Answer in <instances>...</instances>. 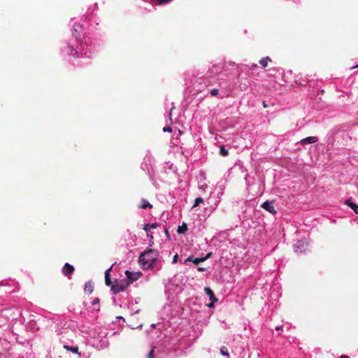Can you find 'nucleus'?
Here are the masks:
<instances>
[{
  "mask_svg": "<svg viewBox=\"0 0 358 358\" xmlns=\"http://www.w3.org/2000/svg\"><path fill=\"white\" fill-rule=\"evenodd\" d=\"M83 25L75 24L72 30L73 38L62 49V52L74 58H91L94 53L95 46L92 41L85 36L81 38Z\"/></svg>",
  "mask_w": 358,
  "mask_h": 358,
  "instance_id": "f257e3e1",
  "label": "nucleus"
},
{
  "mask_svg": "<svg viewBox=\"0 0 358 358\" xmlns=\"http://www.w3.org/2000/svg\"><path fill=\"white\" fill-rule=\"evenodd\" d=\"M139 262L144 269H152L155 267L160 268L159 265L160 260L158 258V252L154 250H150L143 252L139 257Z\"/></svg>",
  "mask_w": 358,
  "mask_h": 358,
  "instance_id": "f03ea898",
  "label": "nucleus"
},
{
  "mask_svg": "<svg viewBox=\"0 0 358 358\" xmlns=\"http://www.w3.org/2000/svg\"><path fill=\"white\" fill-rule=\"evenodd\" d=\"M108 334V330L105 328H99L94 331L92 337V345L99 350L107 348L109 345Z\"/></svg>",
  "mask_w": 358,
  "mask_h": 358,
  "instance_id": "7ed1b4c3",
  "label": "nucleus"
},
{
  "mask_svg": "<svg viewBox=\"0 0 358 358\" xmlns=\"http://www.w3.org/2000/svg\"><path fill=\"white\" fill-rule=\"evenodd\" d=\"M0 315L7 320H15L17 316H21V312L15 306L3 308L2 305H0Z\"/></svg>",
  "mask_w": 358,
  "mask_h": 358,
  "instance_id": "20e7f679",
  "label": "nucleus"
},
{
  "mask_svg": "<svg viewBox=\"0 0 358 358\" xmlns=\"http://www.w3.org/2000/svg\"><path fill=\"white\" fill-rule=\"evenodd\" d=\"M154 163V158L151 153L148 152L143 158V161L141 164V168L144 171H147L148 174H150V171L152 170V165Z\"/></svg>",
  "mask_w": 358,
  "mask_h": 358,
  "instance_id": "39448f33",
  "label": "nucleus"
},
{
  "mask_svg": "<svg viewBox=\"0 0 358 358\" xmlns=\"http://www.w3.org/2000/svg\"><path fill=\"white\" fill-rule=\"evenodd\" d=\"M308 245L307 238L297 241L294 245V249L296 253L301 254L305 252Z\"/></svg>",
  "mask_w": 358,
  "mask_h": 358,
  "instance_id": "423d86ee",
  "label": "nucleus"
},
{
  "mask_svg": "<svg viewBox=\"0 0 358 358\" xmlns=\"http://www.w3.org/2000/svg\"><path fill=\"white\" fill-rule=\"evenodd\" d=\"M274 200L266 201L261 205V207L264 208L265 210L271 213L272 215H275L276 214L277 212L274 207Z\"/></svg>",
  "mask_w": 358,
  "mask_h": 358,
  "instance_id": "0eeeda50",
  "label": "nucleus"
},
{
  "mask_svg": "<svg viewBox=\"0 0 358 358\" xmlns=\"http://www.w3.org/2000/svg\"><path fill=\"white\" fill-rule=\"evenodd\" d=\"M4 287L5 293H12L15 291V285L14 284L11 285L5 280H2L0 282V287Z\"/></svg>",
  "mask_w": 358,
  "mask_h": 358,
  "instance_id": "6e6552de",
  "label": "nucleus"
},
{
  "mask_svg": "<svg viewBox=\"0 0 358 358\" xmlns=\"http://www.w3.org/2000/svg\"><path fill=\"white\" fill-rule=\"evenodd\" d=\"M126 277L130 280V282L137 280L142 275L140 272H131L128 270L125 271Z\"/></svg>",
  "mask_w": 358,
  "mask_h": 358,
  "instance_id": "1a4fd4ad",
  "label": "nucleus"
},
{
  "mask_svg": "<svg viewBox=\"0 0 358 358\" xmlns=\"http://www.w3.org/2000/svg\"><path fill=\"white\" fill-rule=\"evenodd\" d=\"M74 271V267L69 263H66L62 268V273L64 275L69 277Z\"/></svg>",
  "mask_w": 358,
  "mask_h": 358,
  "instance_id": "9d476101",
  "label": "nucleus"
},
{
  "mask_svg": "<svg viewBox=\"0 0 358 358\" xmlns=\"http://www.w3.org/2000/svg\"><path fill=\"white\" fill-rule=\"evenodd\" d=\"M318 141V138L316 136H308L305 138H303L300 141V143L301 145L305 144H311L316 143Z\"/></svg>",
  "mask_w": 358,
  "mask_h": 358,
  "instance_id": "9b49d317",
  "label": "nucleus"
},
{
  "mask_svg": "<svg viewBox=\"0 0 358 358\" xmlns=\"http://www.w3.org/2000/svg\"><path fill=\"white\" fill-rule=\"evenodd\" d=\"M158 224L157 223H148L144 225L143 229L147 232V236L148 237L152 238V236L149 234V231L151 229H156Z\"/></svg>",
  "mask_w": 358,
  "mask_h": 358,
  "instance_id": "f8f14e48",
  "label": "nucleus"
},
{
  "mask_svg": "<svg viewBox=\"0 0 358 358\" xmlns=\"http://www.w3.org/2000/svg\"><path fill=\"white\" fill-rule=\"evenodd\" d=\"M205 293L212 302H216L217 299L215 296L213 291L209 287L204 288Z\"/></svg>",
  "mask_w": 358,
  "mask_h": 358,
  "instance_id": "ddd939ff",
  "label": "nucleus"
},
{
  "mask_svg": "<svg viewBox=\"0 0 358 358\" xmlns=\"http://www.w3.org/2000/svg\"><path fill=\"white\" fill-rule=\"evenodd\" d=\"M125 289V287L122 285L116 284L111 287V290L114 294H117L123 292Z\"/></svg>",
  "mask_w": 358,
  "mask_h": 358,
  "instance_id": "4468645a",
  "label": "nucleus"
},
{
  "mask_svg": "<svg viewBox=\"0 0 358 358\" xmlns=\"http://www.w3.org/2000/svg\"><path fill=\"white\" fill-rule=\"evenodd\" d=\"M345 203L350 207L353 211L358 215V205L352 201L350 199H348L345 201Z\"/></svg>",
  "mask_w": 358,
  "mask_h": 358,
  "instance_id": "2eb2a0df",
  "label": "nucleus"
},
{
  "mask_svg": "<svg viewBox=\"0 0 358 358\" xmlns=\"http://www.w3.org/2000/svg\"><path fill=\"white\" fill-rule=\"evenodd\" d=\"M84 290H85V293H87V294L92 293V292L94 290L93 283L91 281L87 282L85 285Z\"/></svg>",
  "mask_w": 358,
  "mask_h": 358,
  "instance_id": "dca6fc26",
  "label": "nucleus"
},
{
  "mask_svg": "<svg viewBox=\"0 0 358 358\" xmlns=\"http://www.w3.org/2000/svg\"><path fill=\"white\" fill-rule=\"evenodd\" d=\"M211 256V252H209L208 253L205 257H198V258H195L194 260H193V263L195 264V265H198L199 264H200L201 262H203L204 261H206V259H208Z\"/></svg>",
  "mask_w": 358,
  "mask_h": 358,
  "instance_id": "f3484780",
  "label": "nucleus"
},
{
  "mask_svg": "<svg viewBox=\"0 0 358 358\" xmlns=\"http://www.w3.org/2000/svg\"><path fill=\"white\" fill-rule=\"evenodd\" d=\"M112 267L113 266H111L109 268H108L106 271H105V282H106V285L109 286L111 285V280H110V272L112 269Z\"/></svg>",
  "mask_w": 358,
  "mask_h": 358,
  "instance_id": "a211bd4d",
  "label": "nucleus"
},
{
  "mask_svg": "<svg viewBox=\"0 0 358 358\" xmlns=\"http://www.w3.org/2000/svg\"><path fill=\"white\" fill-rule=\"evenodd\" d=\"M140 208H141L143 209H146L148 208H152V205H151L148 200L143 199L141 201Z\"/></svg>",
  "mask_w": 358,
  "mask_h": 358,
  "instance_id": "6ab92c4d",
  "label": "nucleus"
},
{
  "mask_svg": "<svg viewBox=\"0 0 358 358\" xmlns=\"http://www.w3.org/2000/svg\"><path fill=\"white\" fill-rule=\"evenodd\" d=\"M187 230V226L186 223H182V225L179 226L177 229V232L179 234H185L186 231Z\"/></svg>",
  "mask_w": 358,
  "mask_h": 358,
  "instance_id": "aec40b11",
  "label": "nucleus"
},
{
  "mask_svg": "<svg viewBox=\"0 0 358 358\" xmlns=\"http://www.w3.org/2000/svg\"><path fill=\"white\" fill-rule=\"evenodd\" d=\"M64 348L69 351H71L75 354H78V348L77 346H69V345H64Z\"/></svg>",
  "mask_w": 358,
  "mask_h": 358,
  "instance_id": "412c9836",
  "label": "nucleus"
},
{
  "mask_svg": "<svg viewBox=\"0 0 358 358\" xmlns=\"http://www.w3.org/2000/svg\"><path fill=\"white\" fill-rule=\"evenodd\" d=\"M271 61V59L269 57H264L262 58L260 61H259V64L263 66V67H266L268 66V62Z\"/></svg>",
  "mask_w": 358,
  "mask_h": 358,
  "instance_id": "4be33fe9",
  "label": "nucleus"
},
{
  "mask_svg": "<svg viewBox=\"0 0 358 358\" xmlns=\"http://www.w3.org/2000/svg\"><path fill=\"white\" fill-rule=\"evenodd\" d=\"M220 154L222 156H227L229 155V152L223 145H222L220 148Z\"/></svg>",
  "mask_w": 358,
  "mask_h": 358,
  "instance_id": "5701e85b",
  "label": "nucleus"
},
{
  "mask_svg": "<svg viewBox=\"0 0 358 358\" xmlns=\"http://www.w3.org/2000/svg\"><path fill=\"white\" fill-rule=\"evenodd\" d=\"M203 202V199L201 197H198L194 200L193 208L198 206L200 203Z\"/></svg>",
  "mask_w": 358,
  "mask_h": 358,
  "instance_id": "b1692460",
  "label": "nucleus"
},
{
  "mask_svg": "<svg viewBox=\"0 0 358 358\" xmlns=\"http://www.w3.org/2000/svg\"><path fill=\"white\" fill-rule=\"evenodd\" d=\"M220 352H221V354L223 356H227V357L229 356V352H228V350H227V348L226 347H222L220 348Z\"/></svg>",
  "mask_w": 358,
  "mask_h": 358,
  "instance_id": "393cba45",
  "label": "nucleus"
},
{
  "mask_svg": "<svg viewBox=\"0 0 358 358\" xmlns=\"http://www.w3.org/2000/svg\"><path fill=\"white\" fill-rule=\"evenodd\" d=\"M210 94L213 96H216L219 95V90L217 89H213L210 91Z\"/></svg>",
  "mask_w": 358,
  "mask_h": 358,
  "instance_id": "a878e982",
  "label": "nucleus"
},
{
  "mask_svg": "<svg viewBox=\"0 0 358 358\" xmlns=\"http://www.w3.org/2000/svg\"><path fill=\"white\" fill-rule=\"evenodd\" d=\"M155 348H152L151 351L148 354V358H155L154 357Z\"/></svg>",
  "mask_w": 358,
  "mask_h": 358,
  "instance_id": "bb28decb",
  "label": "nucleus"
},
{
  "mask_svg": "<svg viewBox=\"0 0 358 358\" xmlns=\"http://www.w3.org/2000/svg\"><path fill=\"white\" fill-rule=\"evenodd\" d=\"M163 131L164 132H171L172 131V129L170 127H164L163 128Z\"/></svg>",
  "mask_w": 358,
  "mask_h": 358,
  "instance_id": "cd10ccee",
  "label": "nucleus"
},
{
  "mask_svg": "<svg viewBox=\"0 0 358 358\" xmlns=\"http://www.w3.org/2000/svg\"><path fill=\"white\" fill-rule=\"evenodd\" d=\"M92 305H96V304H99V298H96L94 299L92 302Z\"/></svg>",
  "mask_w": 358,
  "mask_h": 358,
  "instance_id": "c85d7f7f",
  "label": "nucleus"
},
{
  "mask_svg": "<svg viewBox=\"0 0 358 358\" xmlns=\"http://www.w3.org/2000/svg\"><path fill=\"white\" fill-rule=\"evenodd\" d=\"M178 255L176 254V255H175L173 256L172 263H173V264H176V263L178 262Z\"/></svg>",
  "mask_w": 358,
  "mask_h": 358,
  "instance_id": "c756f323",
  "label": "nucleus"
},
{
  "mask_svg": "<svg viewBox=\"0 0 358 358\" xmlns=\"http://www.w3.org/2000/svg\"><path fill=\"white\" fill-rule=\"evenodd\" d=\"M195 258H194L192 256H189L188 258H187L185 261V263H186L187 262H191L193 263V260Z\"/></svg>",
  "mask_w": 358,
  "mask_h": 358,
  "instance_id": "7c9ffc66",
  "label": "nucleus"
},
{
  "mask_svg": "<svg viewBox=\"0 0 358 358\" xmlns=\"http://www.w3.org/2000/svg\"><path fill=\"white\" fill-rule=\"evenodd\" d=\"M197 270L199 271H204L206 269L203 267H198Z\"/></svg>",
  "mask_w": 358,
  "mask_h": 358,
  "instance_id": "2f4dec72",
  "label": "nucleus"
},
{
  "mask_svg": "<svg viewBox=\"0 0 358 358\" xmlns=\"http://www.w3.org/2000/svg\"><path fill=\"white\" fill-rule=\"evenodd\" d=\"M214 303H215V302H212V301H211V303H210V304H208V307H209V308H213V307L214 306V304H213Z\"/></svg>",
  "mask_w": 358,
  "mask_h": 358,
  "instance_id": "473e14b6",
  "label": "nucleus"
},
{
  "mask_svg": "<svg viewBox=\"0 0 358 358\" xmlns=\"http://www.w3.org/2000/svg\"><path fill=\"white\" fill-rule=\"evenodd\" d=\"M282 326H278L275 327V330H280L282 329Z\"/></svg>",
  "mask_w": 358,
  "mask_h": 358,
  "instance_id": "72a5a7b5",
  "label": "nucleus"
},
{
  "mask_svg": "<svg viewBox=\"0 0 358 358\" xmlns=\"http://www.w3.org/2000/svg\"><path fill=\"white\" fill-rule=\"evenodd\" d=\"M340 358H349V357H348V356H347V355H341V356L340 357Z\"/></svg>",
  "mask_w": 358,
  "mask_h": 358,
  "instance_id": "f704fd0d",
  "label": "nucleus"
},
{
  "mask_svg": "<svg viewBox=\"0 0 358 358\" xmlns=\"http://www.w3.org/2000/svg\"><path fill=\"white\" fill-rule=\"evenodd\" d=\"M256 67H257V64H252L251 66V68H256Z\"/></svg>",
  "mask_w": 358,
  "mask_h": 358,
  "instance_id": "c9c22d12",
  "label": "nucleus"
},
{
  "mask_svg": "<svg viewBox=\"0 0 358 358\" xmlns=\"http://www.w3.org/2000/svg\"><path fill=\"white\" fill-rule=\"evenodd\" d=\"M118 319H122L123 320V317H117Z\"/></svg>",
  "mask_w": 358,
  "mask_h": 358,
  "instance_id": "e433bc0d",
  "label": "nucleus"
},
{
  "mask_svg": "<svg viewBox=\"0 0 358 358\" xmlns=\"http://www.w3.org/2000/svg\"><path fill=\"white\" fill-rule=\"evenodd\" d=\"M357 66H358V64L356 66V67H357ZM352 69H355V66H353Z\"/></svg>",
  "mask_w": 358,
  "mask_h": 358,
  "instance_id": "4c0bfd02",
  "label": "nucleus"
}]
</instances>
